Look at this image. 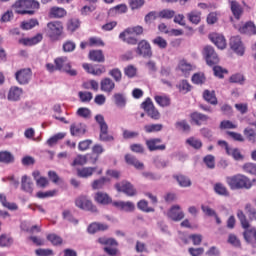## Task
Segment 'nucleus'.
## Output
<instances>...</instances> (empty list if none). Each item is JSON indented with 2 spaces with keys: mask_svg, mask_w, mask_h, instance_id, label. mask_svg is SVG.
<instances>
[{
  "mask_svg": "<svg viewBox=\"0 0 256 256\" xmlns=\"http://www.w3.org/2000/svg\"><path fill=\"white\" fill-rule=\"evenodd\" d=\"M226 183L230 190H249L252 188V181L243 174H235L233 176L226 177Z\"/></svg>",
  "mask_w": 256,
  "mask_h": 256,
  "instance_id": "1",
  "label": "nucleus"
},
{
  "mask_svg": "<svg viewBox=\"0 0 256 256\" xmlns=\"http://www.w3.org/2000/svg\"><path fill=\"white\" fill-rule=\"evenodd\" d=\"M40 4L36 0H18L13 4V9L18 15H35Z\"/></svg>",
  "mask_w": 256,
  "mask_h": 256,
  "instance_id": "2",
  "label": "nucleus"
},
{
  "mask_svg": "<svg viewBox=\"0 0 256 256\" xmlns=\"http://www.w3.org/2000/svg\"><path fill=\"white\" fill-rule=\"evenodd\" d=\"M143 33V27L141 25H137L134 27H129L126 30H123V32H121L118 37L121 39L122 42L127 43L131 46H136L138 43V39L133 37L132 35L141 36L143 35Z\"/></svg>",
  "mask_w": 256,
  "mask_h": 256,
  "instance_id": "3",
  "label": "nucleus"
},
{
  "mask_svg": "<svg viewBox=\"0 0 256 256\" xmlns=\"http://www.w3.org/2000/svg\"><path fill=\"white\" fill-rule=\"evenodd\" d=\"M64 26L61 21H51L46 25V34L51 40L57 41L63 35Z\"/></svg>",
  "mask_w": 256,
  "mask_h": 256,
  "instance_id": "4",
  "label": "nucleus"
},
{
  "mask_svg": "<svg viewBox=\"0 0 256 256\" xmlns=\"http://www.w3.org/2000/svg\"><path fill=\"white\" fill-rule=\"evenodd\" d=\"M76 207L82 211H89L92 213H97L98 208L93 204L92 200L88 198L87 195H79L76 200H74Z\"/></svg>",
  "mask_w": 256,
  "mask_h": 256,
  "instance_id": "5",
  "label": "nucleus"
},
{
  "mask_svg": "<svg viewBox=\"0 0 256 256\" xmlns=\"http://www.w3.org/2000/svg\"><path fill=\"white\" fill-rule=\"evenodd\" d=\"M202 56H204V59L206 61V64L210 67H213L220 62L219 55L215 52V49L213 46L207 45L202 49Z\"/></svg>",
  "mask_w": 256,
  "mask_h": 256,
  "instance_id": "6",
  "label": "nucleus"
},
{
  "mask_svg": "<svg viewBox=\"0 0 256 256\" xmlns=\"http://www.w3.org/2000/svg\"><path fill=\"white\" fill-rule=\"evenodd\" d=\"M117 193H124L127 197H135L137 195V189L128 180H122L115 184Z\"/></svg>",
  "mask_w": 256,
  "mask_h": 256,
  "instance_id": "7",
  "label": "nucleus"
},
{
  "mask_svg": "<svg viewBox=\"0 0 256 256\" xmlns=\"http://www.w3.org/2000/svg\"><path fill=\"white\" fill-rule=\"evenodd\" d=\"M56 65V69L62 72H65L66 74L70 76H76L77 71L72 69L71 63L67 59V57H57L54 61Z\"/></svg>",
  "mask_w": 256,
  "mask_h": 256,
  "instance_id": "8",
  "label": "nucleus"
},
{
  "mask_svg": "<svg viewBox=\"0 0 256 256\" xmlns=\"http://www.w3.org/2000/svg\"><path fill=\"white\" fill-rule=\"evenodd\" d=\"M142 109L148 114L151 119L159 120L160 119V112L154 106V103L151 98H146L145 101L142 103Z\"/></svg>",
  "mask_w": 256,
  "mask_h": 256,
  "instance_id": "9",
  "label": "nucleus"
},
{
  "mask_svg": "<svg viewBox=\"0 0 256 256\" xmlns=\"http://www.w3.org/2000/svg\"><path fill=\"white\" fill-rule=\"evenodd\" d=\"M145 146L150 152L166 150V144L163 143V139L161 138L146 139Z\"/></svg>",
  "mask_w": 256,
  "mask_h": 256,
  "instance_id": "10",
  "label": "nucleus"
},
{
  "mask_svg": "<svg viewBox=\"0 0 256 256\" xmlns=\"http://www.w3.org/2000/svg\"><path fill=\"white\" fill-rule=\"evenodd\" d=\"M137 49H135V52L139 56H143L144 58H151L153 55L152 47L150 46L149 42L147 40H141L139 43L137 42Z\"/></svg>",
  "mask_w": 256,
  "mask_h": 256,
  "instance_id": "11",
  "label": "nucleus"
},
{
  "mask_svg": "<svg viewBox=\"0 0 256 256\" xmlns=\"http://www.w3.org/2000/svg\"><path fill=\"white\" fill-rule=\"evenodd\" d=\"M32 77V70L30 68H23L15 73V79L18 84L26 85L30 83Z\"/></svg>",
  "mask_w": 256,
  "mask_h": 256,
  "instance_id": "12",
  "label": "nucleus"
},
{
  "mask_svg": "<svg viewBox=\"0 0 256 256\" xmlns=\"http://www.w3.org/2000/svg\"><path fill=\"white\" fill-rule=\"evenodd\" d=\"M230 49H232L235 54L243 56L244 55V45L242 43L241 37L239 36H233L230 38L229 42Z\"/></svg>",
  "mask_w": 256,
  "mask_h": 256,
  "instance_id": "13",
  "label": "nucleus"
},
{
  "mask_svg": "<svg viewBox=\"0 0 256 256\" xmlns=\"http://www.w3.org/2000/svg\"><path fill=\"white\" fill-rule=\"evenodd\" d=\"M209 40L220 50H224L227 46L225 36L222 34L213 32L209 34Z\"/></svg>",
  "mask_w": 256,
  "mask_h": 256,
  "instance_id": "14",
  "label": "nucleus"
},
{
  "mask_svg": "<svg viewBox=\"0 0 256 256\" xmlns=\"http://www.w3.org/2000/svg\"><path fill=\"white\" fill-rule=\"evenodd\" d=\"M167 216L174 222H179L185 218V213L181 211V207L179 205H173L170 208V211H168Z\"/></svg>",
  "mask_w": 256,
  "mask_h": 256,
  "instance_id": "15",
  "label": "nucleus"
},
{
  "mask_svg": "<svg viewBox=\"0 0 256 256\" xmlns=\"http://www.w3.org/2000/svg\"><path fill=\"white\" fill-rule=\"evenodd\" d=\"M229 5H230V11H232V15L234 16V19H241L243 13H244V8L242 7V5L237 2V1H229Z\"/></svg>",
  "mask_w": 256,
  "mask_h": 256,
  "instance_id": "16",
  "label": "nucleus"
},
{
  "mask_svg": "<svg viewBox=\"0 0 256 256\" xmlns=\"http://www.w3.org/2000/svg\"><path fill=\"white\" fill-rule=\"evenodd\" d=\"M94 201L100 205L107 206L113 203V199L105 192H98L94 195Z\"/></svg>",
  "mask_w": 256,
  "mask_h": 256,
  "instance_id": "17",
  "label": "nucleus"
},
{
  "mask_svg": "<svg viewBox=\"0 0 256 256\" xmlns=\"http://www.w3.org/2000/svg\"><path fill=\"white\" fill-rule=\"evenodd\" d=\"M34 189L33 181L29 176H22L21 178V190L24 193L32 194Z\"/></svg>",
  "mask_w": 256,
  "mask_h": 256,
  "instance_id": "18",
  "label": "nucleus"
},
{
  "mask_svg": "<svg viewBox=\"0 0 256 256\" xmlns=\"http://www.w3.org/2000/svg\"><path fill=\"white\" fill-rule=\"evenodd\" d=\"M97 171V167L87 166L77 169V176L81 179H88Z\"/></svg>",
  "mask_w": 256,
  "mask_h": 256,
  "instance_id": "19",
  "label": "nucleus"
},
{
  "mask_svg": "<svg viewBox=\"0 0 256 256\" xmlns=\"http://www.w3.org/2000/svg\"><path fill=\"white\" fill-rule=\"evenodd\" d=\"M24 91L17 86H12L9 89V93L7 94V100L9 101H19L21 99L22 93Z\"/></svg>",
  "mask_w": 256,
  "mask_h": 256,
  "instance_id": "20",
  "label": "nucleus"
},
{
  "mask_svg": "<svg viewBox=\"0 0 256 256\" xmlns=\"http://www.w3.org/2000/svg\"><path fill=\"white\" fill-rule=\"evenodd\" d=\"M32 176L35 180V184L37 185V187H40V188L48 187L49 180L47 179V177L41 176V172L33 171Z\"/></svg>",
  "mask_w": 256,
  "mask_h": 256,
  "instance_id": "21",
  "label": "nucleus"
},
{
  "mask_svg": "<svg viewBox=\"0 0 256 256\" xmlns=\"http://www.w3.org/2000/svg\"><path fill=\"white\" fill-rule=\"evenodd\" d=\"M112 206H115L116 208L120 209L121 211H126V212L135 211V204L130 201H128V202H124V201L112 202Z\"/></svg>",
  "mask_w": 256,
  "mask_h": 256,
  "instance_id": "22",
  "label": "nucleus"
},
{
  "mask_svg": "<svg viewBox=\"0 0 256 256\" xmlns=\"http://www.w3.org/2000/svg\"><path fill=\"white\" fill-rule=\"evenodd\" d=\"M115 89V83L110 78H104L100 82V90L105 93H111Z\"/></svg>",
  "mask_w": 256,
  "mask_h": 256,
  "instance_id": "23",
  "label": "nucleus"
},
{
  "mask_svg": "<svg viewBox=\"0 0 256 256\" xmlns=\"http://www.w3.org/2000/svg\"><path fill=\"white\" fill-rule=\"evenodd\" d=\"M43 40L42 34H37L32 38H22L20 39V44L28 47H32L34 45H37L39 42Z\"/></svg>",
  "mask_w": 256,
  "mask_h": 256,
  "instance_id": "24",
  "label": "nucleus"
},
{
  "mask_svg": "<svg viewBox=\"0 0 256 256\" xmlns=\"http://www.w3.org/2000/svg\"><path fill=\"white\" fill-rule=\"evenodd\" d=\"M239 32L242 34H246L249 36L256 34V26L253 21H248L244 24V26L239 28Z\"/></svg>",
  "mask_w": 256,
  "mask_h": 256,
  "instance_id": "25",
  "label": "nucleus"
},
{
  "mask_svg": "<svg viewBox=\"0 0 256 256\" xmlns=\"http://www.w3.org/2000/svg\"><path fill=\"white\" fill-rule=\"evenodd\" d=\"M88 58L90 61L97 63H104L105 57L102 50H90L88 54Z\"/></svg>",
  "mask_w": 256,
  "mask_h": 256,
  "instance_id": "26",
  "label": "nucleus"
},
{
  "mask_svg": "<svg viewBox=\"0 0 256 256\" xmlns=\"http://www.w3.org/2000/svg\"><path fill=\"white\" fill-rule=\"evenodd\" d=\"M213 191H215V193L218 196L221 197H230V191L229 189L225 186V184H222L220 182L216 183L213 185Z\"/></svg>",
  "mask_w": 256,
  "mask_h": 256,
  "instance_id": "27",
  "label": "nucleus"
},
{
  "mask_svg": "<svg viewBox=\"0 0 256 256\" xmlns=\"http://www.w3.org/2000/svg\"><path fill=\"white\" fill-rule=\"evenodd\" d=\"M67 15V12L64 8L61 7H51L49 12V17L51 19H61Z\"/></svg>",
  "mask_w": 256,
  "mask_h": 256,
  "instance_id": "28",
  "label": "nucleus"
},
{
  "mask_svg": "<svg viewBox=\"0 0 256 256\" xmlns=\"http://www.w3.org/2000/svg\"><path fill=\"white\" fill-rule=\"evenodd\" d=\"M178 69L184 74L185 77H187L188 74L193 71L194 66L191 63L187 62V60L183 59L179 61Z\"/></svg>",
  "mask_w": 256,
  "mask_h": 256,
  "instance_id": "29",
  "label": "nucleus"
},
{
  "mask_svg": "<svg viewBox=\"0 0 256 256\" xmlns=\"http://www.w3.org/2000/svg\"><path fill=\"white\" fill-rule=\"evenodd\" d=\"M190 119H192L194 124L200 126V125H202V124H204L205 122L208 121L209 116L204 115V114L199 113V112H193L192 114H190Z\"/></svg>",
  "mask_w": 256,
  "mask_h": 256,
  "instance_id": "30",
  "label": "nucleus"
},
{
  "mask_svg": "<svg viewBox=\"0 0 256 256\" xmlns=\"http://www.w3.org/2000/svg\"><path fill=\"white\" fill-rule=\"evenodd\" d=\"M88 156L89 153L82 155V154H78L76 157H74L73 162H71V166L72 167H76V166H85L88 163Z\"/></svg>",
  "mask_w": 256,
  "mask_h": 256,
  "instance_id": "31",
  "label": "nucleus"
},
{
  "mask_svg": "<svg viewBox=\"0 0 256 256\" xmlns=\"http://www.w3.org/2000/svg\"><path fill=\"white\" fill-rule=\"evenodd\" d=\"M124 160L126 161V163L128 165L134 166L135 169H143L144 168V164L142 162L138 161L137 158L135 156H132L131 154H126V156H124Z\"/></svg>",
  "mask_w": 256,
  "mask_h": 256,
  "instance_id": "32",
  "label": "nucleus"
},
{
  "mask_svg": "<svg viewBox=\"0 0 256 256\" xmlns=\"http://www.w3.org/2000/svg\"><path fill=\"white\" fill-rule=\"evenodd\" d=\"M187 19L194 25H198L202 21V12L196 10L189 12L187 13Z\"/></svg>",
  "mask_w": 256,
  "mask_h": 256,
  "instance_id": "33",
  "label": "nucleus"
},
{
  "mask_svg": "<svg viewBox=\"0 0 256 256\" xmlns=\"http://www.w3.org/2000/svg\"><path fill=\"white\" fill-rule=\"evenodd\" d=\"M244 137L249 143H256V131L253 128L247 127L243 131Z\"/></svg>",
  "mask_w": 256,
  "mask_h": 256,
  "instance_id": "34",
  "label": "nucleus"
},
{
  "mask_svg": "<svg viewBox=\"0 0 256 256\" xmlns=\"http://www.w3.org/2000/svg\"><path fill=\"white\" fill-rule=\"evenodd\" d=\"M202 97H204L207 103H210L211 105H217L215 91L205 90Z\"/></svg>",
  "mask_w": 256,
  "mask_h": 256,
  "instance_id": "35",
  "label": "nucleus"
},
{
  "mask_svg": "<svg viewBox=\"0 0 256 256\" xmlns=\"http://www.w3.org/2000/svg\"><path fill=\"white\" fill-rule=\"evenodd\" d=\"M164 126L162 124H148L144 126L145 133H159L163 130Z\"/></svg>",
  "mask_w": 256,
  "mask_h": 256,
  "instance_id": "36",
  "label": "nucleus"
},
{
  "mask_svg": "<svg viewBox=\"0 0 256 256\" xmlns=\"http://www.w3.org/2000/svg\"><path fill=\"white\" fill-rule=\"evenodd\" d=\"M99 139L101 142L109 143L114 141V137L108 134V128H100Z\"/></svg>",
  "mask_w": 256,
  "mask_h": 256,
  "instance_id": "37",
  "label": "nucleus"
},
{
  "mask_svg": "<svg viewBox=\"0 0 256 256\" xmlns=\"http://www.w3.org/2000/svg\"><path fill=\"white\" fill-rule=\"evenodd\" d=\"M0 163L11 164L14 163V156L8 151L0 152Z\"/></svg>",
  "mask_w": 256,
  "mask_h": 256,
  "instance_id": "38",
  "label": "nucleus"
},
{
  "mask_svg": "<svg viewBox=\"0 0 256 256\" xmlns=\"http://www.w3.org/2000/svg\"><path fill=\"white\" fill-rule=\"evenodd\" d=\"M177 88L180 93L187 94L188 92H191L192 85L189 84L187 80H180L179 84H177Z\"/></svg>",
  "mask_w": 256,
  "mask_h": 256,
  "instance_id": "39",
  "label": "nucleus"
},
{
  "mask_svg": "<svg viewBox=\"0 0 256 256\" xmlns=\"http://www.w3.org/2000/svg\"><path fill=\"white\" fill-rule=\"evenodd\" d=\"M81 22L77 18H71L67 21V30L74 33L77 29L80 28Z\"/></svg>",
  "mask_w": 256,
  "mask_h": 256,
  "instance_id": "40",
  "label": "nucleus"
},
{
  "mask_svg": "<svg viewBox=\"0 0 256 256\" xmlns=\"http://www.w3.org/2000/svg\"><path fill=\"white\" fill-rule=\"evenodd\" d=\"M173 178L176 179L181 187H191L192 185V181L187 176L177 175L173 176Z\"/></svg>",
  "mask_w": 256,
  "mask_h": 256,
  "instance_id": "41",
  "label": "nucleus"
},
{
  "mask_svg": "<svg viewBox=\"0 0 256 256\" xmlns=\"http://www.w3.org/2000/svg\"><path fill=\"white\" fill-rule=\"evenodd\" d=\"M107 182H110V180L107 177H101L97 180H93L92 182V189L93 190H100L103 189V187L105 186V184Z\"/></svg>",
  "mask_w": 256,
  "mask_h": 256,
  "instance_id": "42",
  "label": "nucleus"
},
{
  "mask_svg": "<svg viewBox=\"0 0 256 256\" xmlns=\"http://www.w3.org/2000/svg\"><path fill=\"white\" fill-rule=\"evenodd\" d=\"M98 243L103 246L107 247H117L119 244L116 242L113 238H107V237H100L98 239Z\"/></svg>",
  "mask_w": 256,
  "mask_h": 256,
  "instance_id": "43",
  "label": "nucleus"
},
{
  "mask_svg": "<svg viewBox=\"0 0 256 256\" xmlns=\"http://www.w3.org/2000/svg\"><path fill=\"white\" fill-rule=\"evenodd\" d=\"M237 218L239 219L240 225H242L243 229H248L250 227L247 216H245V213L243 212V210L237 211Z\"/></svg>",
  "mask_w": 256,
  "mask_h": 256,
  "instance_id": "44",
  "label": "nucleus"
},
{
  "mask_svg": "<svg viewBox=\"0 0 256 256\" xmlns=\"http://www.w3.org/2000/svg\"><path fill=\"white\" fill-rule=\"evenodd\" d=\"M46 239H48L52 246H60L63 244V239L57 234H48Z\"/></svg>",
  "mask_w": 256,
  "mask_h": 256,
  "instance_id": "45",
  "label": "nucleus"
},
{
  "mask_svg": "<svg viewBox=\"0 0 256 256\" xmlns=\"http://www.w3.org/2000/svg\"><path fill=\"white\" fill-rule=\"evenodd\" d=\"M243 236H244L246 243H253V238L256 241V229L251 228L249 230H245L243 233Z\"/></svg>",
  "mask_w": 256,
  "mask_h": 256,
  "instance_id": "46",
  "label": "nucleus"
},
{
  "mask_svg": "<svg viewBox=\"0 0 256 256\" xmlns=\"http://www.w3.org/2000/svg\"><path fill=\"white\" fill-rule=\"evenodd\" d=\"M244 211L248 214L251 221H256V209L252 206L251 203H246L244 206Z\"/></svg>",
  "mask_w": 256,
  "mask_h": 256,
  "instance_id": "47",
  "label": "nucleus"
},
{
  "mask_svg": "<svg viewBox=\"0 0 256 256\" xmlns=\"http://www.w3.org/2000/svg\"><path fill=\"white\" fill-rule=\"evenodd\" d=\"M154 99L157 105H160L163 108L171 105V99L167 96H155Z\"/></svg>",
  "mask_w": 256,
  "mask_h": 256,
  "instance_id": "48",
  "label": "nucleus"
},
{
  "mask_svg": "<svg viewBox=\"0 0 256 256\" xmlns=\"http://www.w3.org/2000/svg\"><path fill=\"white\" fill-rule=\"evenodd\" d=\"M65 137L64 133H58L55 134L53 137H51L50 139H48L46 141V144H48L49 147H53L54 145H56L60 140H63Z\"/></svg>",
  "mask_w": 256,
  "mask_h": 256,
  "instance_id": "49",
  "label": "nucleus"
},
{
  "mask_svg": "<svg viewBox=\"0 0 256 256\" xmlns=\"http://www.w3.org/2000/svg\"><path fill=\"white\" fill-rule=\"evenodd\" d=\"M39 25V22L37 19H30L28 21L22 22L21 28L23 30H31Z\"/></svg>",
  "mask_w": 256,
  "mask_h": 256,
  "instance_id": "50",
  "label": "nucleus"
},
{
  "mask_svg": "<svg viewBox=\"0 0 256 256\" xmlns=\"http://www.w3.org/2000/svg\"><path fill=\"white\" fill-rule=\"evenodd\" d=\"M89 47H104L105 43L102 38L90 37L88 40Z\"/></svg>",
  "mask_w": 256,
  "mask_h": 256,
  "instance_id": "51",
  "label": "nucleus"
},
{
  "mask_svg": "<svg viewBox=\"0 0 256 256\" xmlns=\"http://www.w3.org/2000/svg\"><path fill=\"white\" fill-rule=\"evenodd\" d=\"M137 207L140 211H143L145 213H153L155 211L154 208L149 207L148 202L145 200H140L137 203Z\"/></svg>",
  "mask_w": 256,
  "mask_h": 256,
  "instance_id": "52",
  "label": "nucleus"
},
{
  "mask_svg": "<svg viewBox=\"0 0 256 256\" xmlns=\"http://www.w3.org/2000/svg\"><path fill=\"white\" fill-rule=\"evenodd\" d=\"M186 143L190 147H193L195 150H199L203 147L202 141H200L199 139H195L194 137H190L189 139H187Z\"/></svg>",
  "mask_w": 256,
  "mask_h": 256,
  "instance_id": "53",
  "label": "nucleus"
},
{
  "mask_svg": "<svg viewBox=\"0 0 256 256\" xmlns=\"http://www.w3.org/2000/svg\"><path fill=\"white\" fill-rule=\"evenodd\" d=\"M124 75L128 76L129 79H133L137 75V68L133 65H128L124 68Z\"/></svg>",
  "mask_w": 256,
  "mask_h": 256,
  "instance_id": "54",
  "label": "nucleus"
},
{
  "mask_svg": "<svg viewBox=\"0 0 256 256\" xmlns=\"http://www.w3.org/2000/svg\"><path fill=\"white\" fill-rule=\"evenodd\" d=\"M243 170L246 174H251L256 176V164L252 162L245 163L243 165Z\"/></svg>",
  "mask_w": 256,
  "mask_h": 256,
  "instance_id": "55",
  "label": "nucleus"
},
{
  "mask_svg": "<svg viewBox=\"0 0 256 256\" xmlns=\"http://www.w3.org/2000/svg\"><path fill=\"white\" fill-rule=\"evenodd\" d=\"M109 75L115 80L116 83H120L122 80V72L119 68L110 70Z\"/></svg>",
  "mask_w": 256,
  "mask_h": 256,
  "instance_id": "56",
  "label": "nucleus"
},
{
  "mask_svg": "<svg viewBox=\"0 0 256 256\" xmlns=\"http://www.w3.org/2000/svg\"><path fill=\"white\" fill-rule=\"evenodd\" d=\"M152 44L159 47L160 49H166L167 47V41L161 36H157L156 38L152 39Z\"/></svg>",
  "mask_w": 256,
  "mask_h": 256,
  "instance_id": "57",
  "label": "nucleus"
},
{
  "mask_svg": "<svg viewBox=\"0 0 256 256\" xmlns=\"http://www.w3.org/2000/svg\"><path fill=\"white\" fill-rule=\"evenodd\" d=\"M70 132L72 136H81L85 135L86 130L82 126L72 125L70 128Z\"/></svg>",
  "mask_w": 256,
  "mask_h": 256,
  "instance_id": "58",
  "label": "nucleus"
},
{
  "mask_svg": "<svg viewBox=\"0 0 256 256\" xmlns=\"http://www.w3.org/2000/svg\"><path fill=\"white\" fill-rule=\"evenodd\" d=\"M62 49H63V52H66V53L73 52L76 49V44L74 41L67 40L65 43H63Z\"/></svg>",
  "mask_w": 256,
  "mask_h": 256,
  "instance_id": "59",
  "label": "nucleus"
},
{
  "mask_svg": "<svg viewBox=\"0 0 256 256\" xmlns=\"http://www.w3.org/2000/svg\"><path fill=\"white\" fill-rule=\"evenodd\" d=\"M37 256H54V251L50 248H38L35 250Z\"/></svg>",
  "mask_w": 256,
  "mask_h": 256,
  "instance_id": "60",
  "label": "nucleus"
},
{
  "mask_svg": "<svg viewBox=\"0 0 256 256\" xmlns=\"http://www.w3.org/2000/svg\"><path fill=\"white\" fill-rule=\"evenodd\" d=\"M159 18L161 19H172L175 17V11L169 9H163L158 13Z\"/></svg>",
  "mask_w": 256,
  "mask_h": 256,
  "instance_id": "61",
  "label": "nucleus"
},
{
  "mask_svg": "<svg viewBox=\"0 0 256 256\" xmlns=\"http://www.w3.org/2000/svg\"><path fill=\"white\" fill-rule=\"evenodd\" d=\"M205 75L203 73H195L192 77V82L196 85H201L205 83Z\"/></svg>",
  "mask_w": 256,
  "mask_h": 256,
  "instance_id": "62",
  "label": "nucleus"
},
{
  "mask_svg": "<svg viewBox=\"0 0 256 256\" xmlns=\"http://www.w3.org/2000/svg\"><path fill=\"white\" fill-rule=\"evenodd\" d=\"M113 99H115V104L120 107L123 108L126 105V99L124 97V95L122 94H115L113 95Z\"/></svg>",
  "mask_w": 256,
  "mask_h": 256,
  "instance_id": "63",
  "label": "nucleus"
},
{
  "mask_svg": "<svg viewBox=\"0 0 256 256\" xmlns=\"http://www.w3.org/2000/svg\"><path fill=\"white\" fill-rule=\"evenodd\" d=\"M144 4H145L144 0H129V7L132 10L141 9Z\"/></svg>",
  "mask_w": 256,
  "mask_h": 256,
  "instance_id": "64",
  "label": "nucleus"
}]
</instances>
